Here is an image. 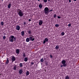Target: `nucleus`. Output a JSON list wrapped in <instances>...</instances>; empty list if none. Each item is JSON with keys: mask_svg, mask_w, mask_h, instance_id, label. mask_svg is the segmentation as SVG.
<instances>
[{"mask_svg": "<svg viewBox=\"0 0 79 79\" xmlns=\"http://www.w3.org/2000/svg\"><path fill=\"white\" fill-rule=\"evenodd\" d=\"M9 41L11 42H13V41H16V37L14 35H10L9 39Z\"/></svg>", "mask_w": 79, "mask_h": 79, "instance_id": "nucleus-1", "label": "nucleus"}, {"mask_svg": "<svg viewBox=\"0 0 79 79\" xmlns=\"http://www.w3.org/2000/svg\"><path fill=\"white\" fill-rule=\"evenodd\" d=\"M17 13L18 15H19L21 17H22V16H24V14L22 10H21L20 9H19L17 10Z\"/></svg>", "mask_w": 79, "mask_h": 79, "instance_id": "nucleus-2", "label": "nucleus"}, {"mask_svg": "<svg viewBox=\"0 0 79 79\" xmlns=\"http://www.w3.org/2000/svg\"><path fill=\"white\" fill-rule=\"evenodd\" d=\"M44 11L45 15H47L49 13V9L48 7H46L45 8L44 10Z\"/></svg>", "mask_w": 79, "mask_h": 79, "instance_id": "nucleus-3", "label": "nucleus"}, {"mask_svg": "<svg viewBox=\"0 0 79 79\" xmlns=\"http://www.w3.org/2000/svg\"><path fill=\"white\" fill-rule=\"evenodd\" d=\"M29 39H30V40L31 41H34L35 39L34 38V36L32 35H29Z\"/></svg>", "mask_w": 79, "mask_h": 79, "instance_id": "nucleus-4", "label": "nucleus"}, {"mask_svg": "<svg viewBox=\"0 0 79 79\" xmlns=\"http://www.w3.org/2000/svg\"><path fill=\"white\" fill-rule=\"evenodd\" d=\"M11 60H12V63H13L14 61H16V58L14 56H13L11 58Z\"/></svg>", "mask_w": 79, "mask_h": 79, "instance_id": "nucleus-5", "label": "nucleus"}, {"mask_svg": "<svg viewBox=\"0 0 79 79\" xmlns=\"http://www.w3.org/2000/svg\"><path fill=\"white\" fill-rule=\"evenodd\" d=\"M20 52L19 51V49H17L15 51V53L18 55L19 54Z\"/></svg>", "mask_w": 79, "mask_h": 79, "instance_id": "nucleus-6", "label": "nucleus"}, {"mask_svg": "<svg viewBox=\"0 0 79 79\" xmlns=\"http://www.w3.org/2000/svg\"><path fill=\"white\" fill-rule=\"evenodd\" d=\"M7 60L6 62H5V64H6V65H8V63H9V58H6Z\"/></svg>", "mask_w": 79, "mask_h": 79, "instance_id": "nucleus-7", "label": "nucleus"}, {"mask_svg": "<svg viewBox=\"0 0 79 79\" xmlns=\"http://www.w3.org/2000/svg\"><path fill=\"white\" fill-rule=\"evenodd\" d=\"M28 32L29 34H30V35H33V34H32V31L31 30H30L29 31H28Z\"/></svg>", "mask_w": 79, "mask_h": 79, "instance_id": "nucleus-8", "label": "nucleus"}, {"mask_svg": "<svg viewBox=\"0 0 79 79\" xmlns=\"http://www.w3.org/2000/svg\"><path fill=\"white\" fill-rule=\"evenodd\" d=\"M16 29L18 31H19L20 30V26H17L16 27Z\"/></svg>", "mask_w": 79, "mask_h": 79, "instance_id": "nucleus-9", "label": "nucleus"}, {"mask_svg": "<svg viewBox=\"0 0 79 79\" xmlns=\"http://www.w3.org/2000/svg\"><path fill=\"white\" fill-rule=\"evenodd\" d=\"M21 35L22 36H24L25 34L24 31H22L21 32Z\"/></svg>", "mask_w": 79, "mask_h": 79, "instance_id": "nucleus-10", "label": "nucleus"}, {"mask_svg": "<svg viewBox=\"0 0 79 79\" xmlns=\"http://www.w3.org/2000/svg\"><path fill=\"white\" fill-rule=\"evenodd\" d=\"M23 72V70L22 69H21L19 70V73L20 74H22Z\"/></svg>", "mask_w": 79, "mask_h": 79, "instance_id": "nucleus-11", "label": "nucleus"}, {"mask_svg": "<svg viewBox=\"0 0 79 79\" xmlns=\"http://www.w3.org/2000/svg\"><path fill=\"white\" fill-rule=\"evenodd\" d=\"M22 56L23 57V58H24L26 56V53H25V52H24L23 53Z\"/></svg>", "mask_w": 79, "mask_h": 79, "instance_id": "nucleus-12", "label": "nucleus"}, {"mask_svg": "<svg viewBox=\"0 0 79 79\" xmlns=\"http://www.w3.org/2000/svg\"><path fill=\"white\" fill-rule=\"evenodd\" d=\"M61 63L62 64H65L66 63V61L64 60H63L62 61Z\"/></svg>", "mask_w": 79, "mask_h": 79, "instance_id": "nucleus-13", "label": "nucleus"}, {"mask_svg": "<svg viewBox=\"0 0 79 79\" xmlns=\"http://www.w3.org/2000/svg\"><path fill=\"white\" fill-rule=\"evenodd\" d=\"M42 24H43V21H40L39 22V26H41V25H42Z\"/></svg>", "mask_w": 79, "mask_h": 79, "instance_id": "nucleus-14", "label": "nucleus"}, {"mask_svg": "<svg viewBox=\"0 0 79 79\" xmlns=\"http://www.w3.org/2000/svg\"><path fill=\"white\" fill-rule=\"evenodd\" d=\"M13 69H14V70H15V71L17 69V66L16 65L14 66V67L13 68Z\"/></svg>", "mask_w": 79, "mask_h": 79, "instance_id": "nucleus-15", "label": "nucleus"}, {"mask_svg": "<svg viewBox=\"0 0 79 79\" xmlns=\"http://www.w3.org/2000/svg\"><path fill=\"white\" fill-rule=\"evenodd\" d=\"M29 41H30V39H29V38H27L26 39V42H29Z\"/></svg>", "mask_w": 79, "mask_h": 79, "instance_id": "nucleus-16", "label": "nucleus"}, {"mask_svg": "<svg viewBox=\"0 0 79 79\" xmlns=\"http://www.w3.org/2000/svg\"><path fill=\"white\" fill-rule=\"evenodd\" d=\"M29 71H27V72L26 73V76H29Z\"/></svg>", "mask_w": 79, "mask_h": 79, "instance_id": "nucleus-17", "label": "nucleus"}, {"mask_svg": "<svg viewBox=\"0 0 79 79\" xmlns=\"http://www.w3.org/2000/svg\"><path fill=\"white\" fill-rule=\"evenodd\" d=\"M11 3L9 4L8 6V8L10 9V8H11Z\"/></svg>", "mask_w": 79, "mask_h": 79, "instance_id": "nucleus-18", "label": "nucleus"}, {"mask_svg": "<svg viewBox=\"0 0 79 79\" xmlns=\"http://www.w3.org/2000/svg\"><path fill=\"white\" fill-rule=\"evenodd\" d=\"M27 60H28L27 57H25L24 59V61L26 62L27 61Z\"/></svg>", "mask_w": 79, "mask_h": 79, "instance_id": "nucleus-19", "label": "nucleus"}, {"mask_svg": "<svg viewBox=\"0 0 79 79\" xmlns=\"http://www.w3.org/2000/svg\"><path fill=\"white\" fill-rule=\"evenodd\" d=\"M55 49L56 50H58L59 49V46L56 45L55 47Z\"/></svg>", "mask_w": 79, "mask_h": 79, "instance_id": "nucleus-20", "label": "nucleus"}, {"mask_svg": "<svg viewBox=\"0 0 79 79\" xmlns=\"http://www.w3.org/2000/svg\"><path fill=\"white\" fill-rule=\"evenodd\" d=\"M65 79H69V77L68 76V75L66 76L65 78Z\"/></svg>", "mask_w": 79, "mask_h": 79, "instance_id": "nucleus-21", "label": "nucleus"}, {"mask_svg": "<svg viewBox=\"0 0 79 79\" xmlns=\"http://www.w3.org/2000/svg\"><path fill=\"white\" fill-rule=\"evenodd\" d=\"M43 6H42V4H40V5H39V7L40 8H42Z\"/></svg>", "mask_w": 79, "mask_h": 79, "instance_id": "nucleus-22", "label": "nucleus"}, {"mask_svg": "<svg viewBox=\"0 0 79 79\" xmlns=\"http://www.w3.org/2000/svg\"><path fill=\"white\" fill-rule=\"evenodd\" d=\"M44 40L46 42H48V39L47 38H45L44 39Z\"/></svg>", "mask_w": 79, "mask_h": 79, "instance_id": "nucleus-23", "label": "nucleus"}, {"mask_svg": "<svg viewBox=\"0 0 79 79\" xmlns=\"http://www.w3.org/2000/svg\"><path fill=\"white\" fill-rule=\"evenodd\" d=\"M55 26H56V27H60V25L58 24H56L55 25Z\"/></svg>", "mask_w": 79, "mask_h": 79, "instance_id": "nucleus-24", "label": "nucleus"}, {"mask_svg": "<svg viewBox=\"0 0 79 79\" xmlns=\"http://www.w3.org/2000/svg\"><path fill=\"white\" fill-rule=\"evenodd\" d=\"M67 65V64L66 63L63 64V66L64 67H66Z\"/></svg>", "mask_w": 79, "mask_h": 79, "instance_id": "nucleus-25", "label": "nucleus"}, {"mask_svg": "<svg viewBox=\"0 0 79 79\" xmlns=\"http://www.w3.org/2000/svg\"><path fill=\"white\" fill-rule=\"evenodd\" d=\"M40 61L42 62V63H43V61H44V59H43V58H42L41 60H40Z\"/></svg>", "mask_w": 79, "mask_h": 79, "instance_id": "nucleus-26", "label": "nucleus"}, {"mask_svg": "<svg viewBox=\"0 0 79 79\" xmlns=\"http://www.w3.org/2000/svg\"><path fill=\"white\" fill-rule=\"evenodd\" d=\"M19 65L20 67H23V64H22V63H20L19 64Z\"/></svg>", "mask_w": 79, "mask_h": 79, "instance_id": "nucleus-27", "label": "nucleus"}, {"mask_svg": "<svg viewBox=\"0 0 79 79\" xmlns=\"http://www.w3.org/2000/svg\"><path fill=\"white\" fill-rule=\"evenodd\" d=\"M64 34H65V33L64 32H62L61 33V35H64Z\"/></svg>", "mask_w": 79, "mask_h": 79, "instance_id": "nucleus-28", "label": "nucleus"}, {"mask_svg": "<svg viewBox=\"0 0 79 79\" xmlns=\"http://www.w3.org/2000/svg\"><path fill=\"white\" fill-rule=\"evenodd\" d=\"M27 24V23H26V22H24L23 25L25 27H26L25 25H26Z\"/></svg>", "mask_w": 79, "mask_h": 79, "instance_id": "nucleus-29", "label": "nucleus"}, {"mask_svg": "<svg viewBox=\"0 0 79 79\" xmlns=\"http://www.w3.org/2000/svg\"><path fill=\"white\" fill-rule=\"evenodd\" d=\"M1 24L2 26H3L4 25V23L3 22H2L1 23Z\"/></svg>", "mask_w": 79, "mask_h": 79, "instance_id": "nucleus-30", "label": "nucleus"}, {"mask_svg": "<svg viewBox=\"0 0 79 79\" xmlns=\"http://www.w3.org/2000/svg\"><path fill=\"white\" fill-rule=\"evenodd\" d=\"M5 39H6V36H3V40H5Z\"/></svg>", "mask_w": 79, "mask_h": 79, "instance_id": "nucleus-31", "label": "nucleus"}, {"mask_svg": "<svg viewBox=\"0 0 79 79\" xmlns=\"http://www.w3.org/2000/svg\"><path fill=\"white\" fill-rule=\"evenodd\" d=\"M43 1L44 3H47V0H43Z\"/></svg>", "mask_w": 79, "mask_h": 79, "instance_id": "nucleus-32", "label": "nucleus"}, {"mask_svg": "<svg viewBox=\"0 0 79 79\" xmlns=\"http://www.w3.org/2000/svg\"><path fill=\"white\" fill-rule=\"evenodd\" d=\"M68 26L69 27H71V23L69 24Z\"/></svg>", "mask_w": 79, "mask_h": 79, "instance_id": "nucleus-33", "label": "nucleus"}, {"mask_svg": "<svg viewBox=\"0 0 79 79\" xmlns=\"http://www.w3.org/2000/svg\"><path fill=\"white\" fill-rule=\"evenodd\" d=\"M34 64V63L33 62H31V65H33V64Z\"/></svg>", "mask_w": 79, "mask_h": 79, "instance_id": "nucleus-34", "label": "nucleus"}, {"mask_svg": "<svg viewBox=\"0 0 79 79\" xmlns=\"http://www.w3.org/2000/svg\"><path fill=\"white\" fill-rule=\"evenodd\" d=\"M56 17V15L55 14L54 15V18H55Z\"/></svg>", "mask_w": 79, "mask_h": 79, "instance_id": "nucleus-35", "label": "nucleus"}, {"mask_svg": "<svg viewBox=\"0 0 79 79\" xmlns=\"http://www.w3.org/2000/svg\"><path fill=\"white\" fill-rule=\"evenodd\" d=\"M44 63H45L46 64H48V62H47V61H45Z\"/></svg>", "mask_w": 79, "mask_h": 79, "instance_id": "nucleus-36", "label": "nucleus"}, {"mask_svg": "<svg viewBox=\"0 0 79 79\" xmlns=\"http://www.w3.org/2000/svg\"><path fill=\"white\" fill-rule=\"evenodd\" d=\"M50 56L51 58H53V56H52V55H50Z\"/></svg>", "mask_w": 79, "mask_h": 79, "instance_id": "nucleus-37", "label": "nucleus"}, {"mask_svg": "<svg viewBox=\"0 0 79 79\" xmlns=\"http://www.w3.org/2000/svg\"><path fill=\"white\" fill-rule=\"evenodd\" d=\"M45 42H46V41H45V40H44L43 41V44H45Z\"/></svg>", "mask_w": 79, "mask_h": 79, "instance_id": "nucleus-38", "label": "nucleus"}, {"mask_svg": "<svg viewBox=\"0 0 79 79\" xmlns=\"http://www.w3.org/2000/svg\"><path fill=\"white\" fill-rule=\"evenodd\" d=\"M57 18H58V19H59L60 18H61V17L57 16Z\"/></svg>", "mask_w": 79, "mask_h": 79, "instance_id": "nucleus-39", "label": "nucleus"}, {"mask_svg": "<svg viewBox=\"0 0 79 79\" xmlns=\"http://www.w3.org/2000/svg\"><path fill=\"white\" fill-rule=\"evenodd\" d=\"M63 65L61 64L60 65V67H61V68H63Z\"/></svg>", "mask_w": 79, "mask_h": 79, "instance_id": "nucleus-40", "label": "nucleus"}, {"mask_svg": "<svg viewBox=\"0 0 79 79\" xmlns=\"http://www.w3.org/2000/svg\"><path fill=\"white\" fill-rule=\"evenodd\" d=\"M53 11V10H49V12H50L51 11Z\"/></svg>", "mask_w": 79, "mask_h": 79, "instance_id": "nucleus-41", "label": "nucleus"}, {"mask_svg": "<svg viewBox=\"0 0 79 79\" xmlns=\"http://www.w3.org/2000/svg\"><path fill=\"white\" fill-rule=\"evenodd\" d=\"M69 2H71V0H69Z\"/></svg>", "mask_w": 79, "mask_h": 79, "instance_id": "nucleus-42", "label": "nucleus"}, {"mask_svg": "<svg viewBox=\"0 0 79 79\" xmlns=\"http://www.w3.org/2000/svg\"><path fill=\"white\" fill-rule=\"evenodd\" d=\"M28 21H31V19H29Z\"/></svg>", "mask_w": 79, "mask_h": 79, "instance_id": "nucleus-43", "label": "nucleus"}, {"mask_svg": "<svg viewBox=\"0 0 79 79\" xmlns=\"http://www.w3.org/2000/svg\"><path fill=\"white\" fill-rule=\"evenodd\" d=\"M74 2H76V1H77V0H74Z\"/></svg>", "mask_w": 79, "mask_h": 79, "instance_id": "nucleus-44", "label": "nucleus"}, {"mask_svg": "<svg viewBox=\"0 0 79 79\" xmlns=\"http://www.w3.org/2000/svg\"><path fill=\"white\" fill-rule=\"evenodd\" d=\"M48 2H50V0H48Z\"/></svg>", "mask_w": 79, "mask_h": 79, "instance_id": "nucleus-45", "label": "nucleus"}, {"mask_svg": "<svg viewBox=\"0 0 79 79\" xmlns=\"http://www.w3.org/2000/svg\"><path fill=\"white\" fill-rule=\"evenodd\" d=\"M38 0V1H40V0Z\"/></svg>", "mask_w": 79, "mask_h": 79, "instance_id": "nucleus-46", "label": "nucleus"}, {"mask_svg": "<svg viewBox=\"0 0 79 79\" xmlns=\"http://www.w3.org/2000/svg\"><path fill=\"white\" fill-rule=\"evenodd\" d=\"M2 2H3V0H1Z\"/></svg>", "mask_w": 79, "mask_h": 79, "instance_id": "nucleus-47", "label": "nucleus"}, {"mask_svg": "<svg viewBox=\"0 0 79 79\" xmlns=\"http://www.w3.org/2000/svg\"><path fill=\"white\" fill-rule=\"evenodd\" d=\"M45 59H46V58H44V60H45Z\"/></svg>", "mask_w": 79, "mask_h": 79, "instance_id": "nucleus-48", "label": "nucleus"}, {"mask_svg": "<svg viewBox=\"0 0 79 79\" xmlns=\"http://www.w3.org/2000/svg\"><path fill=\"white\" fill-rule=\"evenodd\" d=\"M37 79H40V78H39V79L38 78H37Z\"/></svg>", "mask_w": 79, "mask_h": 79, "instance_id": "nucleus-49", "label": "nucleus"}]
</instances>
